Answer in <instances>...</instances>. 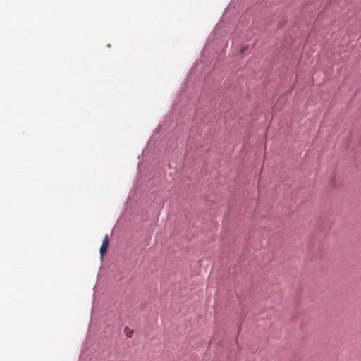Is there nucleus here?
Here are the masks:
<instances>
[{"label": "nucleus", "instance_id": "f257e3e1", "mask_svg": "<svg viewBox=\"0 0 361 361\" xmlns=\"http://www.w3.org/2000/svg\"><path fill=\"white\" fill-rule=\"evenodd\" d=\"M108 246H109V238H108V235H106L102 241V245L100 247V250H99L101 257H103L106 254L107 249H108Z\"/></svg>", "mask_w": 361, "mask_h": 361}, {"label": "nucleus", "instance_id": "f03ea898", "mask_svg": "<svg viewBox=\"0 0 361 361\" xmlns=\"http://www.w3.org/2000/svg\"><path fill=\"white\" fill-rule=\"evenodd\" d=\"M124 331L126 333V336L128 338H131L133 336V331L132 330H130L128 327L125 328Z\"/></svg>", "mask_w": 361, "mask_h": 361}]
</instances>
